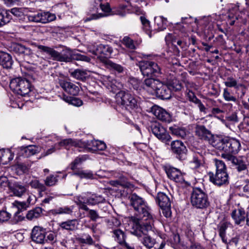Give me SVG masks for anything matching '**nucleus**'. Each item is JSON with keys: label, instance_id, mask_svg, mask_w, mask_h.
Here are the masks:
<instances>
[{"label": "nucleus", "instance_id": "f257e3e1", "mask_svg": "<svg viewBox=\"0 0 249 249\" xmlns=\"http://www.w3.org/2000/svg\"><path fill=\"white\" fill-rule=\"evenodd\" d=\"M214 147L219 150L223 151L222 157L226 159V155L233 156L238 153L241 148L239 141L230 137H219L216 139L214 144Z\"/></svg>", "mask_w": 249, "mask_h": 249}, {"label": "nucleus", "instance_id": "f03ea898", "mask_svg": "<svg viewBox=\"0 0 249 249\" xmlns=\"http://www.w3.org/2000/svg\"><path fill=\"white\" fill-rule=\"evenodd\" d=\"M131 205L134 208L135 211L134 216L128 217V218H153V215L151 213L150 209L147 207L142 198L136 194H133L129 196Z\"/></svg>", "mask_w": 249, "mask_h": 249}, {"label": "nucleus", "instance_id": "7ed1b4c3", "mask_svg": "<svg viewBox=\"0 0 249 249\" xmlns=\"http://www.w3.org/2000/svg\"><path fill=\"white\" fill-rule=\"evenodd\" d=\"M38 49L50 55L53 60L60 62H70L74 59V54L72 53L71 49L66 48L60 53L48 46L41 45L37 46Z\"/></svg>", "mask_w": 249, "mask_h": 249}, {"label": "nucleus", "instance_id": "20e7f679", "mask_svg": "<svg viewBox=\"0 0 249 249\" xmlns=\"http://www.w3.org/2000/svg\"><path fill=\"white\" fill-rule=\"evenodd\" d=\"M105 201V198L100 195L96 194H92L87 192L75 197V202L79 206V208L84 210H89V208L86 205H95L100 203H103Z\"/></svg>", "mask_w": 249, "mask_h": 249}, {"label": "nucleus", "instance_id": "39448f33", "mask_svg": "<svg viewBox=\"0 0 249 249\" xmlns=\"http://www.w3.org/2000/svg\"><path fill=\"white\" fill-rule=\"evenodd\" d=\"M191 203L197 209H204L209 205L208 195L204 187H194L191 193Z\"/></svg>", "mask_w": 249, "mask_h": 249}, {"label": "nucleus", "instance_id": "423d86ee", "mask_svg": "<svg viewBox=\"0 0 249 249\" xmlns=\"http://www.w3.org/2000/svg\"><path fill=\"white\" fill-rule=\"evenodd\" d=\"M115 97L117 104L122 108L130 111L138 107L137 99L128 91L120 90L116 94Z\"/></svg>", "mask_w": 249, "mask_h": 249}, {"label": "nucleus", "instance_id": "0eeeda50", "mask_svg": "<svg viewBox=\"0 0 249 249\" xmlns=\"http://www.w3.org/2000/svg\"><path fill=\"white\" fill-rule=\"evenodd\" d=\"M177 81L167 82L166 84L161 83V86H159L155 94L157 97L162 100H168L172 96V90L178 91L182 88V86Z\"/></svg>", "mask_w": 249, "mask_h": 249}, {"label": "nucleus", "instance_id": "6e6552de", "mask_svg": "<svg viewBox=\"0 0 249 249\" xmlns=\"http://www.w3.org/2000/svg\"><path fill=\"white\" fill-rule=\"evenodd\" d=\"M139 67L143 76L147 77H159L162 73L160 67L152 61H142L139 62Z\"/></svg>", "mask_w": 249, "mask_h": 249}, {"label": "nucleus", "instance_id": "1a4fd4ad", "mask_svg": "<svg viewBox=\"0 0 249 249\" xmlns=\"http://www.w3.org/2000/svg\"><path fill=\"white\" fill-rule=\"evenodd\" d=\"M10 87L14 92L21 96H25L31 91V84L29 80L21 77L12 79Z\"/></svg>", "mask_w": 249, "mask_h": 249}, {"label": "nucleus", "instance_id": "9d476101", "mask_svg": "<svg viewBox=\"0 0 249 249\" xmlns=\"http://www.w3.org/2000/svg\"><path fill=\"white\" fill-rule=\"evenodd\" d=\"M89 51L97 56V59L103 64L108 61L113 52L112 48L108 45L100 44L93 46V49L89 48Z\"/></svg>", "mask_w": 249, "mask_h": 249}, {"label": "nucleus", "instance_id": "9b49d317", "mask_svg": "<svg viewBox=\"0 0 249 249\" xmlns=\"http://www.w3.org/2000/svg\"><path fill=\"white\" fill-rule=\"evenodd\" d=\"M152 133L162 142L168 144L171 137L166 129L158 122L152 123L149 126Z\"/></svg>", "mask_w": 249, "mask_h": 249}, {"label": "nucleus", "instance_id": "f8f14e48", "mask_svg": "<svg viewBox=\"0 0 249 249\" xmlns=\"http://www.w3.org/2000/svg\"><path fill=\"white\" fill-rule=\"evenodd\" d=\"M156 202L160 208V213H162L166 218L171 216V201L169 197L164 193L160 192L156 198Z\"/></svg>", "mask_w": 249, "mask_h": 249}, {"label": "nucleus", "instance_id": "ddd939ff", "mask_svg": "<svg viewBox=\"0 0 249 249\" xmlns=\"http://www.w3.org/2000/svg\"><path fill=\"white\" fill-rule=\"evenodd\" d=\"M196 135L199 139L206 141L214 147L216 139L219 136L213 135L210 130L203 125H197L195 128Z\"/></svg>", "mask_w": 249, "mask_h": 249}, {"label": "nucleus", "instance_id": "4468645a", "mask_svg": "<svg viewBox=\"0 0 249 249\" xmlns=\"http://www.w3.org/2000/svg\"><path fill=\"white\" fill-rule=\"evenodd\" d=\"M27 207L26 202H19L15 201L12 203V210L11 213L7 212L5 211H0V218H10L13 214L14 217L18 218H25L22 215H18L22 210H25Z\"/></svg>", "mask_w": 249, "mask_h": 249}, {"label": "nucleus", "instance_id": "2eb2a0df", "mask_svg": "<svg viewBox=\"0 0 249 249\" xmlns=\"http://www.w3.org/2000/svg\"><path fill=\"white\" fill-rule=\"evenodd\" d=\"M171 151L176 158L180 160L187 159L188 150L184 143L181 141H173L171 143Z\"/></svg>", "mask_w": 249, "mask_h": 249}, {"label": "nucleus", "instance_id": "dca6fc26", "mask_svg": "<svg viewBox=\"0 0 249 249\" xmlns=\"http://www.w3.org/2000/svg\"><path fill=\"white\" fill-rule=\"evenodd\" d=\"M226 160L231 161L232 166L238 172L248 171L249 162L246 157L244 156L235 157L234 156L226 155Z\"/></svg>", "mask_w": 249, "mask_h": 249}, {"label": "nucleus", "instance_id": "f3484780", "mask_svg": "<svg viewBox=\"0 0 249 249\" xmlns=\"http://www.w3.org/2000/svg\"><path fill=\"white\" fill-rule=\"evenodd\" d=\"M165 171L167 177L171 180L178 183L183 187H187L190 185V183L185 180L183 174L179 169L175 167H170L166 168Z\"/></svg>", "mask_w": 249, "mask_h": 249}, {"label": "nucleus", "instance_id": "a211bd4d", "mask_svg": "<svg viewBox=\"0 0 249 249\" xmlns=\"http://www.w3.org/2000/svg\"><path fill=\"white\" fill-rule=\"evenodd\" d=\"M9 50L23 57L31 56L33 53L31 49L19 43H12L9 47Z\"/></svg>", "mask_w": 249, "mask_h": 249}, {"label": "nucleus", "instance_id": "6ab92c4d", "mask_svg": "<svg viewBox=\"0 0 249 249\" xmlns=\"http://www.w3.org/2000/svg\"><path fill=\"white\" fill-rule=\"evenodd\" d=\"M209 176L210 181L216 185L221 186L229 183L228 174H213L210 172Z\"/></svg>", "mask_w": 249, "mask_h": 249}, {"label": "nucleus", "instance_id": "aec40b11", "mask_svg": "<svg viewBox=\"0 0 249 249\" xmlns=\"http://www.w3.org/2000/svg\"><path fill=\"white\" fill-rule=\"evenodd\" d=\"M160 86H161V82L151 77L145 79L143 83V89L152 95L155 94Z\"/></svg>", "mask_w": 249, "mask_h": 249}, {"label": "nucleus", "instance_id": "412c9836", "mask_svg": "<svg viewBox=\"0 0 249 249\" xmlns=\"http://www.w3.org/2000/svg\"><path fill=\"white\" fill-rule=\"evenodd\" d=\"M152 112L158 119L162 122L169 123L172 121L170 114L161 107L158 106L153 107Z\"/></svg>", "mask_w": 249, "mask_h": 249}, {"label": "nucleus", "instance_id": "4be33fe9", "mask_svg": "<svg viewBox=\"0 0 249 249\" xmlns=\"http://www.w3.org/2000/svg\"><path fill=\"white\" fill-rule=\"evenodd\" d=\"M31 237L33 241L37 244L45 243V232L43 228L39 226H35L33 228Z\"/></svg>", "mask_w": 249, "mask_h": 249}, {"label": "nucleus", "instance_id": "5701e85b", "mask_svg": "<svg viewBox=\"0 0 249 249\" xmlns=\"http://www.w3.org/2000/svg\"><path fill=\"white\" fill-rule=\"evenodd\" d=\"M85 146L90 152L103 151L106 148L105 143L98 140L88 141L85 142Z\"/></svg>", "mask_w": 249, "mask_h": 249}, {"label": "nucleus", "instance_id": "b1692460", "mask_svg": "<svg viewBox=\"0 0 249 249\" xmlns=\"http://www.w3.org/2000/svg\"><path fill=\"white\" fill-rule=\"evenodd\" d=\"M59 84L60 87L70 95L76 96L79 93V87L73 83L62 80L60 81Z\"/></svg>", "mask_w": 249, "mask_h": 249}, {"label": "nucleus", "instance_id": "393cba45", "mask_svg": "<svg viewBox=\"0 0 249 249\" xmlns=\"http://www.w3.org/2000/svg\"><path fill=\"white\" fill-rule=\"evenodd\" d=\"M232 224L230 222H228L224 219L222 220L217 226L219 235L223 242L225 244H227V240L226 236V230L228 228H232Z\"/></svg>", "mask_w": 249, "mask_h": 249}, {"label": "nucleus", "instance_id": "a878e982", "mask_svg": "<svg viewBox=\"0 0 249 249\" xmlns=\"http://www.w3.org/2000/svg\"><path fill=\"white\" fill-rule=\"evenodd\" d=\"M69 73L71 77L82 82H86L89 78V75L86 70L77 69L70 71Z\"/></svg>", "mask_w": 249, "mask_h": 249}, {"label": "nucleus", "instance_id": "bb28decb", "mask_svg": "<svg viewBox=\"0 0 249 249\" xmlns=\"http://www.w3.org/2000/svg\"><path fill=\"white\" fill-rule=\"evenodd\" d=\"M13 64L11 55L7 53L0 51V65L5 69H10Z\"/></svg>", "mask_w": 249, "mask_h": 249}, {"label": "nucleus", "instance_id": "cd10ccee", "mask_svg": "<svg viewBox=\"0 0 249 249\" xmlns=\"http://www.w3.org/2000/svg\"><path fill=\"white\" fill-rule=\"evenodd\" d=\"M140 219H131L129 221V224L132 227L133 231H131L132 233L136 236H141V233H143V226L140 224Z\"/></svg>", "mask_w": 249, "mask_h": 249}, {"label": "nucleus", "instance_id": "c85d7f7f", "mask_svg": "<svg viewBox=\"0 0 249 249\" xmlns=\"http://www.w3.org/2000/svg\"><path fill=\"white\" fill-rule=\"evenodd\" d=\"M38 148L35 145H30L20 148V154L24 157H28L38 153Z\"/></svg>", "mask_w": 249, "mask_h": 249}, {"label": "nucleus", "instance_id": "c756f323", "mask_svg": "<svg viewBox=\"0 0 249 249\" xmlns=\"http://www.w3.org/2000/svg\"><path fill=\"white\" fill-rule=\"evenodd\" d=\"M165 40L166 43L171 42L173 44L176 43L181 49L185 48L187 46V42L175 37L172 34H168L165 37Z\"/></svg>", "mask_w": 249, "mask_h": 249}, {"label": "nucleus", "instance_id": "7c9ffc66", "mask_svg": "<svg viewBox=\"0 0 249 249\" xmlns=\"http://www.w3.org/2000/svg\"><path fill=\"white\" fill-rule=\"evenodd\" d=\"M9 188L15 196L18 197L24 195L26 192V189L25 186L18 183H14L13 185L9 184Z\"/></svg>", "mask_w": 249, "mask_h": 249}, {"label": "nucleus", "instance_id": "2f4dec72", "mask_svg": "<svg viewBox=\"0 0 249 249\" xmlns=\"http://www.w3.org/2000/svg\"><path fill=\"white\" fill-rule=\"evenodd\" d=\"M56 18L54 14L49 12H39L38 22L46 23L54 20Z\"/></svg>", "mask_w": 249, "mask_h": 249}, {"label": "nucleus", "instance_id": "473e14b6", "mask_svg": "<svg viewBox=\"0 0 249 249\" xmlns=\"http://www.w3.org/2000/svg\"><path fill=\"white\" fill-rule=\"evenodd\" d=\"M127 6L124 4H120L112 8V15H116L121 17H124L128 13Z\"/></svg>", "mask_w": 249, "mask_h": 249}, {"label": "nucleus", "instance_id": "72a5a7b5", "mask_svg": "<svg viewBox=\"0 0 249 249\" xmlns=\"http://www.w3.org/2000/svg\"><path fill=\"white\" fill-rule=\"evenodd\" d=\"M78 222L76 219H69L66 222H62L60 226L67 230L73 231L77 228Z\"/></svg>", "mask_w": 249, "mask_h": 249}, {"label": "nucleus", "instance_id": "f704fd0d", "mask_svg": "<svg viewBox=\"0 0 249 249\" xmlns=\"http://www.w3.org/2000/svg\"><path fill=\"white\" fill-rule=\"evenodd\" d=\"M104 64L106 67L110 71L117 72L119 73H122L124 71V69L122 66L120 64L114 63L110 60H108L107 61H106V62Z\"/></svg>", "mask_w": 249, "mask_h": 249}, {"label": "nucleus", "instance_id": "c9c22d12", "mask_svg": "<svg viewBox=\"0 0 249 249\" xmlns=\"http://www.w3.org/2000/svg\"><path fill=\"white\" fill-rule=\"evenodd\" d=\"M73 175L79 177L80 178H86L92 179L94 178V174L92 171L90 170H75Z\"/></svg>", "mask_w": 249, "mask_h": 249}, {"label": "nucleus", "instance_id": "e433bc0d", "mask_svg": "<svg viewBox=\"0 0 249 249\" xmlns=\"http://www.w3.org/2000/svg\"><path fill=\"white\" fill-rule=\"evenodd\" d=\"M155 24L158 27L159 31H163L167 26V19L162 16H159L155 18Z\"/></svg>", "mask_w": 249, "mask_h": 249}, {"label": "nucleus", "instance_id": "4c0bfd02", "mask_svg": "<svg viewBox=\"0 0 249 249\" xmlns=\"http://www.w3.org/2000/svg\"><path fill=\"white\" fill-rule=\"evenodd\" d=\"M62 96L63 100L69 104L76 107H80L83 105V101L78 98L68 96L65 94H63Z\"/></svg>", "mask_w": 249, "mask_h": 249}, {"label": "nucleus", "instance_id": "58836bf2", "mask_svg": "<svg viewBox=\"0 0 249 249\" xmlns=\"http://www.w3.org/2000/svg\"><path fill=\"white\" fill-rule=\"evenodd\" d=\"M140 19L142 25L143 30L150 37H151L152 36V31L151 30L149 20L146 18L144 16H141Z\"/></svg>", "mask_w": 249, "mask_h": 249}, {"label": "nucleus", "instance_id": "ea45409f", "mask_svg": "<svg viewBox=\"0 0 249 249\" xmlns=\"http://www.w3.org/2000/svg\"><path fill=\"white\" fill-rule=\"evenodd\" d=\"M12 19V15H6L5 10L0 7V27L9 23Z\"/></svg>", "mask_w": 249, "mask_h": 249}, {"label": "nucleus", "instance_id": "a19ab883", "mask_svg": "<svg viewBox=\"0 0 249 249\" xmlns=\"http://www.w3.org/2000/svg\"><path fill=\"white\" fill-rule=\"evenodd\" d=\"M6 15H13L14 17L18 18H22L24 16V9L23 8L14 7L9 10H5Z\"/></svg>", "mask_w": 249, "mask_h": 249}, {"label": "nucleus", "instance_id": "79ce46f5", "mask_svg": "<svg viewBox=\"0 0 249 249\" xmlns=\"http://www.w3.org/2000/svg\"><path fill=\"white\" fill-rule=\"evenodd\" d=\"M191 162L194 164V167L198 168L204 163V160L203 156L198 153L194 155Z\"/></svg>", "mask_w": 249, "mask_h": 249}, {"label": "nucleus", "instance_id": "37998d69", "mask_svg": "<svg viewBox=\"0 0 249 249\" xmlns=\"http://www.w3.org/2000/svg\"><path fill=\"white\" fill-rule=\"evenodd\" d=\"M114 238L116 241L121 245L125 241V235L124 233L121 230H115L113 231Z\"/></svg>", "mask_w": 249, "mask_h": 249}, {"label": "nucleus", "instance_id": "c03bdc74", "mask_svg": "<svg viewBox=\"0 0 249 249\" xmlns=\"http://www.w3.org/2000/svg\"><path fill=\"white\" fill-rule=\"evenodd\" d=\"M177 28L179 30L180 32V33L178 36V38L184 40L185 42H187V40L189 39V37L185 28L183 26L182 27L180 23L177 24Z\"/></svg>", "mask_w": 249, "mask_h": 249}, {"label": "nucleus", "instance_id": "a18cd8bd", "mask_svg": "<svg viewBox=\"0 0 249 249\" xmlns=\"http://www.w3.org/2000/svg\"><path fill=\"white\" fill-rule=\"evenodd\" d=\"M177 28L179 30L180 32V33L178 36V38L184 40L185 42H187V40L189 39V37L185 28L183 26L182 27L180 23L177 24Z\"/></svg>", "mask_w": 249, "mask_h": 249}, {"label": "nucleus", "instance_id": "49530a36", "mask_svg": "<svg viewBox=\"0 0 249 249\" xmlns=\"http://www.w3.org/2000/svg\"><path fill=\"white\" fill-rule=\"evenodd\" d=\"M114 186L118 187V186H122L124 188H130L132 186L131 183L126 180L125 178H123L120 179H118L113 181Z\"/></svg>", "mask_w": 249, "mask_h": 249}, {"label": "nucleus", "instance_id": "de8ad7c7", "mask_svg": "<svg viewBox=\"0 0 249 249\" xmlns=\"http://www.w3.org/2000/svg\"><path fill=\"white\" fill-rule=\"evenodd\" d=\"M76 145V142L71 139H65L56 143V146L57 145L58 147H59V149L61 147L63 146L68 149L69 148L70 146H75Z\"/></svg>", "mask_w": 249, "mask_h": 249}, {"label": "nucleus", "instance_id": "09e8293b", "mask_svg": "<svg viewBox=\"0 0 249 249\" xmlns=\"http://www.w3.org/2000/svg\"><path fill=\"white\" fill-rule=\"evenodd\" d=\"M30 184L32 188L37 189L40 194L41 192L46 190L45 185L40 183L38 180H32L30 182Z\"/></svg>", "mask_w": 249, "mask_h": 249}, {"label": "nucleus", "instance_id": "8fccbe9b", "mask_svg": "<svg viewBox=\"0 0 249 249\" xmlns=\"http://www.w3.org/2000/svg\"><path fill=\"white\" fill-rule=\"evenodd\" d=\"M169 129L172 134L181 138H184L186 135L185 130L184 128L175 126L170 127Z\"/></svg>", "mask_w": 249, "mask_h": 249}, {"label": "nucleus", "instance_id": "3c124183", "mask_svg": "<svg viewBox=\"0 0 249 249\" xmlns=\"http://www.w3.org/2000/svg\"><path fill=\"white\" fill-rule=\"evenodd\" d=\"M42 209L40 207H37L34 210L28 212L26 214V218H38L41 216Z\"/></svg>", "mask_w": 249, "mask_h": 249}, {"label": "nucleus", "instance_id": "603ef678", "mask_svg": "<svg viewBox=\"0 0 249 249\" xmlns=\"http://www.w3.org/2000/svg\"><path fill=\"white\" fill-rule=\"evenodd\" d=\"M223 96L225 100L227 101H232L234 102L237 101L236 98L233 95V94L228 88L224 89Z\"/></svg>", "mask_w": 249, "mask_h": 249}, {"label": "nucleus", "instance_id": "864d4df0", "mask_svg": "<svg viewBox=\"0 0 249 249\" xmlns=\"http://www.w3.org/2000/svg\"><path fill=\"white\" fill-rule=\"evenodd\" d=\"M231 215L232 218H246L247 216L243 208H238L232 211Z\"/></svg>", "mask_w": 249, "mask_h": 249}, {"label": "nucleus", "instance_id": "5fc2aeb1", "mask_svg": "<svg viewBox=\"0 0 249 249\" xmlns=\"http://www.w3.org/2000/svg\"><path fill=\"white\" fill-rule=\"evenodd\" d=\"M11 153L9 150L5 151L2 149H0V161L1 162H7L8 161L11 160L13 158H10Z\"/></svg>", "mask_w": 249, "mask_h": 249}, {"label": "nucleus", "instance_id": "6e6d98bb", "mask_svg": "<svg viewBox=\"0 0 249 249\" xmlns=\"http://www.w3.org/2000/svg\"><path fill=\"white\" fill-rule=\"evenodd\" d=\"M57 181V176L51 175L48 176L44 180L45 185L49 187L54 186L56 184Z\"/></svg>", "mask_w": 249, "mask_h": 249}, {"label": "nucleus", "instance_id": "4d7b16f0", "mask_svg": "<svg viewBox=\"0 0 249 249\" xmlns=\"http://www.w3.org/2000/svg\"><path fill=\"white\" fill-rule=\"evenodd\" d=\"M122 43L127 48L130 49H135V46L133 40L128 36H125L124 37L122 40Z\"/></svg>", "mask_w": 249, "mask_h": 249}, {"label": "nucleus", "instance_id": "13d9d810", "mask_svg": "<svg viewBox=\"0 0 249 249\" xmlns=\"http://www.w3.org/2000/svg\"><path fill=\"white\" fill-rule=\"evenodd\" d=\"M77 241L83 244H86L88 245H92L94 243V241L89 235H84L81 237H79L77 239Z\"/></svg>", "mask_w": 249, "mask_h": 249}, {"label": "nucleus", "instance_id": "bf43d9fd", "mask_svg": "<svg viewBox=\"0 0 249 249\" xmlns=\"http://www.w3.org/2000/svg\"><path fill=\"white\" fill-rule=\"evenodd\" d=\"M142 243L144 246L147 248H152L155 243L154 239L152 238L149 236H145L143 238Z\"/></svg>", "mask_w": 249, "mask_h": 249}, {"label": "nucleus", "instance_id": "052dcab7", "mask_svg": "<svg viewBox=\"0 0 249 249\" xmlns=\"http://www.w3.org/2000/svg\"><path fill=\"white\" fill-rule=\"evenodd\" d=\"M107 222L108 228L111 229L117 228L121 224V221L119 219H108Z\"/></svg>", "mask_w": 249, "mask_h": 249}, {"label": "nucleus", "instance_id": "680f3d73", "mask_svg": "<svg viewBox=\"0 0 249 249\" xmlns=\"http://www.w3.org/2000/svg\"><path fill=\"white\" fill-rule=\"evenodd\" d=\"M224 84L227 87H233L235 89H238L239 88V85H237L236 80L232 77H228L227 81L224 82Z\"/></svg>", "mask_w": 249, "mask_h": 249}, {"label": "nucleus", "instance_id": "e2e57ef3", "mask_svg": "<svg viewBox=\"0 0 249 249\" xmlns=\"http://www.w3.org/2000/svg\"><path fill=\"white\" fill-rule=\"evenodd\" d=\"M56 242V235L54 232L49 233L45 236V243L53 244Z\"/></svg>", "mask_w": 249, "mask_h": 249}, {"label": "nucleus", "instance_id": "0e129e2a", "mask_svg": "<svg viewBox=\"0 0 249 249\" xmlns=\"http://www.w3.org/2000/svg\"><path fill=\"white\" fill-rule=\"evenodd\" d=\"M10 182L7 178L5 177H0V190H4L6 187L9 186Z\"/></svg>", "mask_w": 249, "mask_h": 249}, {"label": "nucleus", "instance_id": "69168bd1", "mask_svg": "<svg viewBox=\"0 0 249 249\" xmlns=\"http://www.w3.org/2000/svg\"><path fill=\"white\" fill-rule=\"evenodd\" d=\"M16 169L18 172L21 173H25L28 171L29 166L23 163H18L17 165Z\"/></svg>", "mask_w": 249, "mask_h": 249}, {"label": "nucleus", "instance_id": "338daca9", "mask_svg": "<svg viewBox=\"0 0 249 249\" xmlns=\"http://www.w3.org/2000/svg\"><path fill=\"white\" fill-rule=\"evenodd\" d=\"M84 160L83 158L81 157H77L74 161L71 163V169L74 171L77 170V167L78 165L82 163V162Z\"/></svg>", "mask_w": 249, "mask_h": 249}, {"label": "nucleus", "instance_id": "774afa93", "mask_svg": "<svg viewBox=\"0 0 249 249\" xmlns=\"http://www.w3.org/2000/svg\"><path fill=\"white\" fill-rule=\"evenodd\" d=\"M39 12L27 15V17L29 21L34 22H38Z\"/></svg>", "mask_w": 249, "mask_h": 249}]
</instances>
